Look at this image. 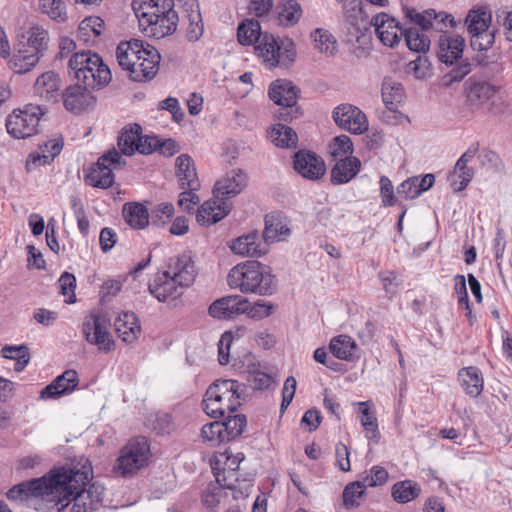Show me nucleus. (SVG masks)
Returning a JSON list of instances; mask_svg holds the SVG:
<instances>
[{"label":"nucleus","mask_w":512,"mask_h":512,"mask_svg":"<svg viewBox=\"0 0 512 512\" xmlns=\"http://www.w3.org/2000/svg\"><path fill=\"white\" fill-rule=\"evenodd\" d=\"M91 474V463L86 460L81 467L72 465L51 470L44 475L46 480L40 493L31 502L37 512H61L70 503L69 489H75L85 483Z\"/></svg>","instance_id":"obj_1"},{"label":"nucleus","mask_w":512,"mask_h":512,"mask_svg":"<svg viewBox=\"0 0 512 512\" xmlns=\"http://www.w3.org/2000/svg\"><path fill=\"white\" fill-rule=\"evenodd\" d=\"M91 474V463L86 460L81 467L72 465L51 470L44 475L46 480L40 493L31 502L37 512H61L70 503L69 489H75L85 483Z\"/></svg>","instance_id":"obj_2"},{"label":"nucleus","mask_w":512,"mask_h":512,"mask_svg":"<svg viewBox=\"0 0 512 512\" xmlns=\"http://www.w3.org/2000/svg\"><path fill=\"white\" fill-rule=\"evenodd\" d=\"M116 59L131 80L146 82L157 75L161 56L154 46L140 39H131L118 44Z\"/></svg>","instance_id":"obj_3"},{"label":"nucleus","mask_w":512,"mask_h":512,"mask_svg":"<svg viewBox=\"0 0 512 512\" xmlns=\"http://www.w3.org/2000/svg\"><path fill=\"white\" fill-rule=\"evenodd\" d=\"M230 288L242 293H254L262 296L272 295L277 283L274 275L256 260H249L234 266L228 273Z\"/></svg>","instance_id":"obj_4"},{"label":"nucleus","mask_w":512,"mask_h":512,"mask_svg":"<svg viewBox=\"0 0 512 512\" xmlns=\"http://www.w3.org/2000/svg\"><path fill=\"white\" fill-rule=\"evenodd\" d=\"M465 103L473 112L497 116L508 109L501 87L487 80L470 77L464 83Z\"/></svg>","instance_id":"obj_5"},{"label":"nucleus","mask_w":512,"mask_h":512,"mask_svg":"<svg viewBox=\"0 0 512 512\" xmlns=\"http://www.w3.org/2000/svg\"><path fill=\"white\" fill-rule=\"evenodd\" d=\"M244 385L232 379H218L206 390L202 400L203 411L212 418H221L234 413L241 405Z\"/></svg>","instance_id":"obj_6"},{"label":"nucleus","mask_w":512,"mask_h":512,"mask_svg":"<svg viewBox=\"0 0 512 512\" xmlns=\"http://www.w3.org/2000/svg\"><path fill=\"white\" fill-rule=\"evenodd\" d=\"M77 83L99 89L111 81V71L102 58L90 50L74 53L68 63Z\"/></svg>","instance_id":"obj_7"},{"label":"nucleus","mask_w":512,"mask_h":512,"mask_svg":"<svg viewBox=\"0 0 512 512\" xmlns=\"http://www.w3.org/2000/svg\"><path fill=\"white\" fill-rule=\"evenodd\" d=\"M465 47V39L462 36L442 34L438 41L437 57L446 66H452L451 70L444 74L442 82L444 86H450L460 82L472 70V65L467 59H462Z\"/></svg>","instance_id":"obj_8"},{"label":"nucleus","mask_w":512,"mask_h":512,"mask_svg":"<svg viewBox=\"0 0 512 512\" xmlns=\"http://www.w3.org/2000/svg\"><path fill=\"white\" fill-rule=\"evenodd\" d=\"M45 112L40 105L34 104L14 109L6 118L7 132L15 139L34 136L39 131V123Z\"/></svg>","instance_id":"obj_9"},{"label":"nucleus","mask_w":512,"mask_h":512,"mask_svg":"<svg viewBox=\"0 0 512 512\" xmlns=\"http://www.w3.org/2000/svg\"><path fill=\"white\" fill-rule=\"evenodd\" d=\"M298 92V88L288 80L278 79L270 85L269 98L280 106L278 111L279 120L290 122L302 115V110L297 105Z\"/></svg>","instance_id":"obj_10"},{"label":"nucleus","mask_w":512,"mask_h":512,"mask_svg":"<svg viewBox=\"0 0 512 512\" xmlns=\"http://www.w3.org/2000/svg\"><path fill=\"white\" fill-rule=\"evenodd\" d=\"M150 457V443L144 436L131 439L120 451L116 469L126 477L133 475L148 465Z\"/></svg>","instance_id":"obj_11"},{"label":"nucleus","mask_w":512,"mask_h":512,"mask_svg":"<svg viewBox=\"0 0 512 512\" xmlns=\"http://www.w3.org/2000/svg\"><path fill=\"white\" fill-rule=\"evenodd\" d=\"M110 319L101 311H93L85 317L82 331L88 343L96 345L100 351L110 352L114 340L109 332Z\"/></svg>","instance_id":"obj_12"},{"label":"nucleus","mask_w":512,"mask_h":512,"mask_svg":"<svg viewBox=\"0 0 512 512\" xmlns=\"http://www.w3.org/2000/svg\"><path fill=\"white\" fill-rule=\"evenodd\" d=\"M120 160L121 156L115 148L103 154L98 158L97 162L90 167L89 172L85 175V183L100 189L112 187L115 181L113 169H117L121 166Z\"/></svg>","instance_id":"obj_13"},{"label":"nucleus","mask_w":512,"mask_h":512,"mask_svg":"<svg viewBox=\"0 0 512 512\" xmlns=\"http://www.w3.org/2000/svg\"><path fill=\"white\" fill-rule=\"evenodd\" d=\"M343 13L345 22L348 25L347 32L349 41L355 40L364 42L366 32L368 31V16L363 10L361 0H347L343 4Z\"/></svg>","instance_id":"obj_14"},{"label":"nucleus","mask_w":512,"mask_h":512,"mask_svg":"<svg viewBox=\"0 0 512 512\" xmlns=\"http://www.w3.org/2000/svg\"><path fill=\"white\" fill-rule=\"evenodd\" d=\"M375 27V33L380 42L387 47H395L403 37L402 29L406 24L401 25L394 17L385 12L374 15L369 22Z\"/></svg>","instance_id":"obj_15"},{"label":"nucleus","mask_w":512,"mask_h":512,"mask_svg":"<svg viewBox=\"0 0 512 512\" xmlns=\"http://www.w3.org/2000/svg\"><path fill=\"white\" fill-rule=\"evenodd\" d=\"M335 123L342 129L353 134H362L368 129V121L365 114L356 106L341 104L333 111Z\"/></svg>","instance_id":"obj_16"},{"label":"nucleus","mask_w":512,"mask_h":512,"mask_svg":"<svg viewBox=\"0 0 512 512\" xmlns=\"http://www.w3.org/2000/svg\"><path fill=\"white\" fill-rule=\"evenodd\" d=\"M293 167L303 178L319 180L326 171L323 159L309 150H299L294 154Z\"/></svg>","instance_id":"obj_17"},{"label":"nucleus","mask_w":512,"mask_h":512,"mask_svg":"<svg viewBox=\"0 0 512 512\" xmlns=\"http://www.w3.org/2000/svg\"><path fill=\"white\" fill-rule=\"evenodd\" d=\"M148 290L159 302H167L181 297L184 287L170 272L163 271L155 275L148 285Z\"/></svg>","instance_id":"obj_18"},{"label":"nucleus","mask_w":512,"mask_h":512,"mask_svg":"<svg viewBox=\"0 0 512 512\" xmlns=\"http://www.w3.org/2000/svg\"><path fill=\"white\" fill-rule=\"evenodd\" d=\"M248 184V176L241 169H233L215 184L213 193L218 200L227 199L240 194Z\"/></svg>","instance_id":"obj_19"},{"label":"nucleus","mask_w":512,"mask_h":512,"mask_svg":"<svg viewBox=\"0 0 512 512\" xmlns=\"http://www.w3.org/2000/svg\"><path fill=\"white\" fill-rule=\"evenodd\" d=\"M248 307V300L240 295L226 296L215 300L208 308L211 317L218 320L233 319L243 314Z\"/></svg>","instance_id":"obj_20"},{"label":"nucleus","mask_w":512,"mask_h":512,"mask_svg":"<svg viewBox=\"0 0 512 512\" xmlns=\"http://www.w3.org/2000/svg\"><path fill=\"white\" fill-rule=\"evenodd\" d=\"M78 385L79 377L77 371L68 369L41 390L40 398L43 400L60 398L72 393Z\"/></svg>","instance_id":"obj_21"},{"label":"nucleus","mask_w":512,"mask_h":512,"mask_svg":"<svg viewBox=\"0 0 512 512\" xmlns=\"http://www.w3.org/2000/svg\"><path fill=\"white\" fill-rule=\"evenodd\" d=\"M173 0H133L132 8L138 18L139 25L151 24L154 18L174 9Z\"/></svg>","instance_id":"obj_22"},{"label":"nucleus","mask_w":512,"mask_h":512,"mask_svg":"<svg viewBox=\"0 0 512 512\" xmlns=\"http://www.w3.org/2000/svg\"><path fill=\"white\" fill-rule=\"evenodd\" d=\"M91 90L93 89L80 83L68 87L62 94L65 108L79 114L93 106L96 98L92 95Z\"/></svg>","instance_id":"obj_23"},{"label":"nucleus","mask_w":512,"mask_h":512,"mask_svg":"<svg viewBox=\"0 0 512 512\" xmlns=\"http://www.w3.org/2000/svg\"><path fill=\"white\" fill-rule=\"evenodd\" d=\"M168 271L182 285V287H190L197 276L195 262L191 255L183 253L169 259Z\"/></svg>","instance_id":"obj_24"},{"label":"nucleus","mask_w":512,"mask_h":512,"mask_svg":"<svg viewBox=\"0 0 512 512\" xmlns=\"http://www.w3.org/2000/svg\"><path fill=\"white\" fill-rule=\"evenodd\" d=\"M176 177L181 189L198 190L200 181L197 176L193 159L188 154H181L176 158Z\"/></svg>","instance_id":"obj_25"},{"label":"nucleus","mask_w":512,"mask_h":512,"mask_svg":"<svg viewBox=\"0 0 512 512\" xmlns=\"http://www.w3.org/2000/svg\"><path fill=\"white\" fill-rule=\"evenodd\" d=\"M230 210L231 205L226 201L208 200L198 208L196 221L202 226H209L222 220Z\"/></svg>","instance_id":"obj_26"},{"label":"nucleus","mask_w":512,"mask_h":512,"mask_svg":"<svg viewBox=\"0 0 512 512\" xmlns=\"http://www.w3.org/2000/svg\"><path fill=\"white\" fill-rule=\"evenodd\" d=\"M178 21V14L174 9H172L164 15L154 18L151 24L146 23L141 25V27L147 36L161 39L176 31Z\"/></svg>","instance_id":"obj_27"},{"label":"nucleus","mask_w":512,"mask_h":512,"mask_svg":"<svg viewBox=\"0 0 512 512\" xmlns=\"http://www.w3.org/2000/svg\"><path fill=\"white\" fill-rule=\"evenodd\" d=\"M45 480L46 478L42 476L40 478L23 481L11 487L7 491L6 496L10 501L19 502L31 507V502H33L37 493H40Z\"/></svg>","instance_id":"obj_28"},{"label":"nucleus","mask_w":512,"mask_h":512,"mask_svg":"<svg viewBox=\"0 0 512 512\" xmlns=\"http://www.w3.org/2000/svg\"><path fill=\"white\" fill-rule=\"evenodd\" d=\"M61 79L58 74L48 71L40 75L34 84L35 93L48 102H57L61 96Z\"/></svg>","instance_id":"obj_29"},{"label":"nucleus","mask_w":512,"mask_h":512,"mask_svg":"<svg viewBox=\"0 0 512 512\" xmlns=\"http://www.w3.org/2000/svg\"><path fill=\"white\" fill-rule=\"evenodd\" d=\"M331 169V182L341 185L350 182L360 171L361 161L357 157H345L335 160Z\"/></svg>","instance_id":"obj_30"},{"label":"nucleus","mask_w":512,"mask_h":512,"mask_svg":"<svg viewBox=\"0 0 512 512\" xmlns=\"http://www.w3.org/2000/svg\"><path fill=\"white\" fill-rule=\"evenodd\" d=\"M262 236L258 232H251L245 236L238 237L233 241L231 250L242 256H261L266 253V244L261 242Z\"/></svg>","instance_id":"obj_31"},{"label":"nucleus","mask_w":512,"mask_h":512,"mask_svg":"<svg viewBox=\"0 0 512 512\" xmlns=\"http://www.w3.org/2000/svg\"><path fill=\"white\" fill-rule=\"evenodd\" d=\"M118 337L125 343L134 342L141 333L138 318L133 312H123L114 322Z\"/></svg>","instance_id":"obj_32"},{"label":"nucleus","mask_w":512,"mask_h":512,"mask_svg":"<svg viewBox=\"0 0 512 512\" xmlns=\"http://www.w3.org/2000/svg\"><path fill=\"white\" fill-rule=\"evenodd\" d=\"M458 379L461 387L470 397L476 398L483 391L484 380L482 372L475 366L460 369L458 372Z\"/></svg>","instance_id":"obj_33"},{"label":"nucleus","mask_w":512,"mask_h":512,"mask_svg":"<svg viewBox=\"0 0 512 512\" xmlns=\"http://www.w3.org/2000/svg\"><path fill=\"white\" fill-rule=\"evenodd\" d=\"M275 13L279 25L292 27L299 22L303 10L296 0H280L275 7Z\"/></svg>","instance_id":"obj_34"},{"label":"nucleus","mask_w":512,"mask_h":512,"mask_svg":"<svg viewBox=\"0 0 512 512\" xmlns=\"http://www.w3.org/2000/svg\"><path fill=\"white\" fill-rule=\"evenodd\" d=\"M41 58L42 56L37 53H32L31 50L24 48V44H17L10 65L15 73L24 74L31 71Z\"/></svg>","instance_id":"obj_35"},{"label":"nucleus","mask_w":512,"mask_h":512,"mask_svg":"<svg viewBox=\"0 0 512 512\" xmlns=\"http://www.w3.org/2000/svg\"><path fill=\"white\" fill-rule=\"evenodd\" d=\"M42 154L31 153L27 159L26 167L27 170H31L37 165L49 164L56 156H58L63 148V142L61 140L52 139L47 141L44 146H40Z\"/></svg>","instance_id":"obj_36"},{"label":"nucleus","mask_w":512,"mask_h":512,"mask_svg":"<svg viewBox=\"0 0 512 512\" xmlns=\"http://www.w3.org/2000/svg\"><path fill=\"white\" fill-rule=\"evenodd\" d=\"M122 213L126 223L133 229H144L149 224V212L141 203H125Z\"/></svg>","instance_id":"obj_37"},{"label":"nucleus","mask_w":512,"mask_h":512,"mask_svg":"<svg viewBox=\"0 0 512 512\" xmlns=\"http://www.w3.org/2000/svg\"><path fill=\"white\" fill-rule=\"evenodd\" d=\"M291 233L290 228L282 222L279 216L269 214L265 216V228L262 238L265 243L285 240Z\"/></svg>","instance_id":"obj_38"},{"label":"nucleus","mask_w":512,"mask_h":512,"mask_svg":"<svg viewBox=\"0 0 512 512\" xmlns=\"http://www.w3.org/2000/svg\"><path fill=\"white\" fill-rule=\"evenodd\" d=\"M48 43L49 35L47 30L41 26H33L28 31L26 41H19L18 44H24V48L43 57L45 51L48 49Z\"/></svg>","instance_id":"obj_39"},{"label":"nucleus","mask_w":512,"mask_h":512,"mask_svg":"<svg viewBox=\"0 0 512 512\" xmlns=\"http://www.w3.org/2000/svg\"><path fill=\"white\" fill-rule=\"evenodd\" d=\"M141 132V126L136 123L130 125L129 128H123L118 136V147L124 155L131 156L136 152L141 140Z\"/></svg>","instance_id":"obj_40"},{"label":"nucleus","mask_w":512,"mask_h":512,"mask_svg":"<svg viewBox=\"0 0 512 512\" xmlns=\"http://www.w3.org/2000/svg\"><path fill=\"white\" fill-rule=\"evenodd\" d=\"M402 32H404L403 37L409 50L420 54L429 51L431 41L426 32L412 26H406Z\"/></svg>","instance_id":"obj_41"},{"label":"nucleus","mask_w":512,"mask_h":512,"mask_svg":"<svg viewBox=\"0 0 512 512\" xmlns=\"http://www.w3.org/2000/svg\"><path fill=\"white\" fill-rule=\"evenodd\" d=\"M329 349L335 358L351 361L357 345L350 336L339 335L331 339Z\"/></svg>","instance_id":"obj_42"},{"label":"nucleus","mask_w":512,"mask_h":512,"mask_svg":"<svg viewBox=\"0 0 512 512\" xmlns=\"http://www.w3.org/2000/svg\"><path fill=\"white\" fill-rule=\"evenodd\" d=\"M93 477V471L91 470V474L89 475V479L85 481V483L79 484V486L75 489H69V494L73 493L88 495L87 501L92 505L96 510H98L102 506L103 497L105 494V488L99 482H93L89 485V488L86 489L85 486L90 482Z\"/></svg>","instance_id":"obj_43"},{"label":"nucleus","mask_w":512,"mask_h":512,"mask_svg":"<svg viewBox=\"0 0 512 512\" xmlns=\"http://www.w3.org/2000/svg\"><path fill=\"white\" fill-rule=\"evenodd\" d=\"M226 414L227 416L225 415L223 417L224 420L220 422L223 424L221 429L223 430L224 440L227 443L236 439L243 433L244 428L247 425V419L244 414Z\"/></svg>","instance_id":"obj_44"},{"label":"nucleus","mask_w":512,"mask_h":512,"mask_svg":"<svg viewBox=\"0 0 512 512\" xmlns=\"http://www.w3.org/2000/svg\"><path fill=\"white\" fill-rule=\"evenodd\" d=\"M392 497L397 503L405 504L416 499L421 492L418 483L412 480L398 481L392 486Z\"/></svg>","instance_id":"obj_45"},{"label":"nucleus","mask_w":512,"mask_h":512,"mask_svg":"<svg viewBox=\"0 0 512 512\" xmlns=\"http://www.w3.org/2000/svg\"><path fill=\"white\" fill-rule=\"evenodd\" d=\"M404 98V88L400 82L384 79L382 84V99L389 110H395Z\"/></svg>","instance_id":"obj_46"},{"label":"nucleus","mask_w":512,"mask_h":512,"mask_svg":"<svg viewBox=\"0 0 512 512\" xmlns=\"http://www.w3.org/2000/svg\"><path fill=\"white\" fill-rule=\"evenodd\" d=\"M314 48L327 56H334L338 51L336 38L326 29L317 28L311 33Z\"/></svg>","instance_id":"obj_47"},{"label":"nucleus","mask_w":512,"mask_h":512,"mask_svg":"<svg viewBox=\"0 0 512 512\" xmlns=\"http://www.w3.org/2000/svg\"><path fill=\"white\" fill-rule=\"evenodd\" d=\"M272 142L281 148L296 147L298 136L296 132L289 126L278 123L273 126L269 132Z\"/></svg>","instance_id":"obj_48"},{"label":"nucleus","mask_w":512,"mask_h":512,"mask_svg":"<svg viewBox=\"0 0 512 512\" xmlns=\"http://www.w3.org/2000/svg\"><path fill=\"white\" fill-rule=\"evenodd\" d=\"M1 355L4 358L16 361L14 367L16 372L23 371L30 361L29 347L25 344L5 345L1 349Z\"/></svg>","instance_id":"obj_49"},{"label":"nucleus","mask_w":512,"mask_h":512,"mask_svg":"<svg viewBox=\"0 0 512 512\" xmlns=\"http://www.w3.org/2000/svg\"><path fill=\"white\" fill-rule=\"evenodd\" d=\"M255 48L266 62L272 66L278 65L280 47L273 36L268 34L262 35Z\"/></svg>","instance_id":"obj_50"},{"label":"nucleus","mask_w":512,"mask_h":512,"mask_svg":"<svg viewBox=\"0 0 512 512\" xmlns=\"http://www.w3.org/2000/svg\"><path fill=\"white\" fill-rule=\"evenodd\" d=\"M491 20V13L485 8L469 11L465 18L468 33L472 35L473 33L489 29Z\"/></svg>","instance_id":"obj_51"},{"label":"nucleus","mask_w":512,"mask_h":512,"mask_svg":"<svg viewBox=\"0 0 512 512\" xmlns=\"http://www.w3.org/2000/svg\"><path fill=\"white\" fill-rule=\"evenodd\" d=\"M261 26L257 20L247 19L237 29V38L241 45H252L261 38Z\"/></svg>","instance_id":"obj_52"},{"label":"nucleus","mask_w":512,"mask_h":512,"mask_svg":"<svg viewBox=\"0 0 512 512\" xmlns=\"http://www.w3.org/2000/svg\"><path fill=\"white\" fill-rule=\"evenodd\" d=\"M473 176V168L468 165L459 167L458 162H456L453 172L449 175V181L455 192H461L471 182Z\"/></svg>","instance_id":"obj_53"},{"label":"nucleus","mask_w":512,"mask_h":512,"mask_svg":"<svg viewBox=\"0 0 512 512\" xmlns=\"http://www.w3.org/2000/svg\"><path fill=\"white\" fill-rule=\"evenodd\" d=\"M405 18L407 19L409 26L416 27L420 31L427 32L430 30L431 22L430 15H434V9H427L422 12L417 11L414 8L404 9Z\"/></svg>","instance_id":"obj_54"},{"label":"nucleus","mask_w":512,"mask_h":512,"mask_svg":"<svg viewBox=\"0 0 512 512\" xmlns=\"http://www.w3.org/2000/svg\"><path fill=\"white\" fill-rule=\"evenodd\" d=\"M365 483L362 481L351 482L346 485L343 491V504L348 509L357 508L360 505V498L366 492Z\"/></svg>","instance_id":"obj_55"},{"label":"nucleus","mask_w":512,"mask_h":512,"mask_svg":"<svg viewBox=\"0 0 512 512\" xmlns=\"http://www.w3.org/2000/svg\"><path fill=\"white\" fill-rule=\"evenodd\" d=\"M39 9L54 21L64 22L67 19L66 6L62 0H39Z\"/></svg>","instance_id":"obj_56"},{"label":"nucleus","mask_w":512,"mask_h":512,"mask_svg":"<svg viewBox=\"0 0 512 512\" xmlns=\"http://www.w3.org/2000/svg\"><path fill=\"white\" fill-rule=\"evenodd\" d=\"M353 150V143L350 137L347 135L337 136L329 144V153L334 160L345 157H353Z\"/></svg>","instance_id":"obj_57"},{"label":"nucleus","mask_w":512,"mask_h":512,"mask_svg":"<svg viewBox=\"0 0 512 512\" xmlns=\"http://www.w3.org/2000/svg\"><path fill=\"white\" fill-rule=\"evenodd\" d=\"M249 373L250 376L248 381L253 389L264 390L270 388L274 384V380L271 375L259 370V364H250Z\"/></svg>","instance_id":"obj_58"},{"label":"nucleus","mask_w":512,"mask_h":512,"mask_svg":"<svg viewBox=\"0 0 512 512\" xmlns=\"http://www.w3.org/2000/svg\"><path fill=\"white\" fill-rule=\"evenodd\" d=\"M495 42V30H483L470 35V46L474 51L489 50Z\"/></svg>","instance_id":"obj_59"},{"label":"nucleus","mask_w":512,"mask_h":512,"mask_svg":"<svg viewBox=\"0 0 512 512\" xmlns=\"http://www.w3.org/2000/svg\"><path fill=\"white\" fill-rule=\"evenodd\" d=\"M223 424L220 421H214L205 424L201 429V437L203 441L211 442L212 445H219L226 443L224 440L223 430L221 429Z\"/></svg>","instance_id":"obj_60"},{"label":"nucleus","mask_w":512,"mask_h":512,"mask_svg":"<svg viewBox=\"0 0 512 512\" xmlns=\"http://www.w3.org/2000/svg\"><path fill=\"white\" fill-rule=\"evenodd\" d=\"M60 293L64 296H68L65 300L67 304L75 303L76 295V278L69 272H64L59 278Z\"/></svg>","instance_id":"obj_61"},{"label":"nucleus","mask_w":512,"mask_h":512,"mask_svg":"<svg viewBox=\"0 0 512 512\" xmlns=\"http://www.w3.org/2000/svg\"><path fill=\"white\" fill-rule=\"evenodd\" d=\"M388 479V472L381 466H373L370 472L362 478L365 487H377L386 483Z\"/></svg>","instance_id":"obj_62"},{"label":"nucleus","mask_w":512,"mask_h":512,"mask_svg":"<svg viewBox=\"0 0 512 512\" xmlns=\"http://www.w3.org/2000/svg\"><path fill=\"white\" fill-rule=\"evenodd\" d=\"M379 278L381 280L386 295L389 298H392L397 293L402 281L393 271L380 272Z\"/></svg>","instance_id":"obj_63"},{"label":"nucleus","mask_w":512,"mask_h":512,"mask_svg":"<svg viewBox=\"0 0 512 512\" xmlns=\"http://www.w3.org/2000/svg\"><path fill=\"white\" fill-rule=\"evenodd\" d=\"M431 27L430 29H434L438 32H444V30L448 27H455L456 22L454 17L451 14H447L445 12H436L434 10V15H430Z\"/></svg>","instance_id":"obj_64"}]
</instances>
